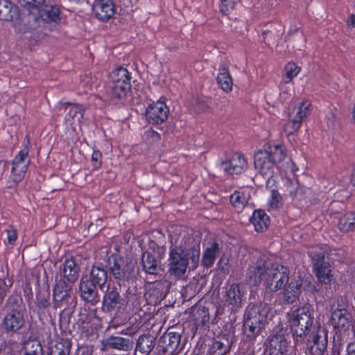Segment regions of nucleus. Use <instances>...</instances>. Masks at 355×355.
<instances>
[{
    "instance_id": "338daca9",
    "label": "nucleus",
    "mask_w": 355,
    "mask_h": 355,
    "mask_svg": "<svg viewBox=\"0 0 355 355\" xmlns=\"http://www.w3.org/2000/svg\"><path fill=\"white\" fill-rule=\"evenodd\" d=\"M72 105H74V104L71 102H66V103H63V106L65 109L67 108V106Z\"/></svg>"
},
{
    "instance_id": "bb28decb",
    "label": "nucleus",
    "mask_w": 355,
    "mask_h": 355,
    "mask_svg": "<svg viewBox=\"0 0 355 355\" xmlns=\"http://www.w3.org/2000/svg\"><path fill=\"white\" fill-rule=\"evenodd\" d=\"M216 82L218 87L224 92L228 94L232 91L233 78L230 73L228 67L224 62H220L218 65Z\"/></svg>"
},
{
    "instance_id": "0e129e2a",
    "label": "nucleus",
    "mask_w": 355,
    "mask_h": 355,
    "mask_svg": "<svg viewBox=\"0 0 355 355\" xmlns=\"http://www.w3.org/2000/svg\"><path fill=\"white\" fill-rule=\"evenodd\" d=\"M26 34H29V36H25V37H28V38H30L31 43H33V42H34L35 43H36V42H35V40H33L31 37V33H26ZM19 35H26V33H24V34H19ZM37 42H38V41H37Z\"/></svg>"
},
{
    "instance_id": "9d476101",
    "label": "nucleus",
    "mask_w": 355,
    "mask_h": 355,
    "mask_svg": "<svg viewBox=\"0 0 355 355\" xmlns=\"http://www.w3.org/2000/svg\"><path fill=\"white\" fill-rule=\"evenodd\" d=\"M150 251H144L142 253L141 264L144 271L148 275H157L158 273L161 260L166 254V246L160 242V244L150 240Z\"/></svg>"
},
{
    "instance_id": "b1692460",
    "label": "nucleus",
    "mask_w": 355,
    "mask_h": 355,
    "mask_svg": "<svg viewBox=\"0 0 355 355\" xmlns=\"http://www.w3.org/2000/svg\"><path fill=\"white\" fill-rule=\"evenodd\" d=\"M22 18L19 9L9 0H0V20L12 21L15 30V24Z\"/></svg>"
},
{
    "instance_id": "052dcab7",
    "label": "nucleus",
    "mask_w": 355,
    "mask_h": 355,
    "mask_svg": "<svg viewBox=\"0 0 355 355\" xmlns=\"http://www.w3.org/2000/svg\"><path fill=\"white\" fill-rule=\"evenodd\" d=\"M166 49L170 51H176L179 49V45L178 44H171L166 47Z\"/></svg>"
},
{
    "instance_id": "a18cd8bd",
    "label": "nucleus",
    "mask_w": 355,
    "mask_h": 355,
    "mask_svg": "<svg viewBox=\"0 0 355 355\" xmlns=\"http://www.w3.org/2000/svg\"><path fill=\"white\" fill-rule=\"evenodd\" d=\"M312 112V105L308 100L302 101L297 108L296 114L295 115L297 119L303 121L307 118Z\"/></svg>"
},
{
    "instance_id": "20e7f679",
    "label": "nucleus",
    "mask_w": 355,
    "mask_h": 355,
    "mask_svg": "<svg viewBox=\"0 0 355 355\" xmlns=\"http://www.w3.org/2000/svg\"><path fill=\"white\" fill-rule=\"evenodd\" d=\"M200 246H193L185 250L182 246L171 245L169 251L168 272L171 275L182 277L187 271L189 259L194 264L198 263Z\"/></svg>"
},
{
    "instance_id": "f704fd0d",
    "label": "nucleus",
    "mask_w": 355,
    "mask_h": 355,
    "mask_svg": "<svg viewBox=\"0 0 355 355\" xmlns=\"http://www.w3.org/2000/svg\"><path fill=\"white\" fill-rule=\"evenodd\" d=\"M338 227L343 233L354 232L355 212L348 211L342 215L338 220Z\"/></svg>"
},
{
    "instance_id": "0eeeda50",
    "label": "nucleus",
    "mask_w": 355,
    "mask_h": 355,
    "mask_svg": "<svg viewBox=\"0 0 355 355\" xmlns=\"http://www.w3.org/2000/svg\"><path fill=\"white\" fill-rule=\"evenodd\" d=\"M268 311L261 304H250L245 313L244 330L248 338H256L261 334L267 322Z\"/></svg>"
},
{
    "instance_id": "58836bf2",
    "label": "nucleus",
    "mask_w": 355,
    "mask_h": 355,
    "mask_svg": "<svg viewBox=\"0 0 355 355\" xmlns=\"http://www.w3.org/2000/svg\"><path fill=\"white\" fill-rule=\"evenodd\" d=\"M284 74L283 80L284 83H290L301 71V67L297 65L294 62H288L284 67Z\"/></svg>"
},
{
    "instance_id": "e433bc0d",
    "label": "nucleus",
    "mask_w": 355,
    "mask_h": 355,
    "mask_svg": "<svg viewBox=\"0 0 355 355\" xmlns=\"http://www.w3.org/2000/svg\"><path fill=\"white\" fill-rule=\"evenodd\" d=\"M31 148V139L28 134L24 136L22 148L15 156L12 164H26V159L28 155Z\"/></svg>"
},
{
    "instance_id": "6e6552de",
    "label": "nucleus",
    "mask_w": 355,
    "mask_h": 355,
    "mask_svg": "<svg viewBox=\"0 0 355 355\" xmlns=\"http://www.w3.org/2000/svg\"><path fill=\"white\" fill-rule=\"evenodd\" d=\"M328 333V330L324 326H314L312 332L309 333L308 338L304 339V343L296 347H300L306 354L324 355L327 349Z\"/></svg>"
},
{
    "instance_id": "49530a36",
    "label": "nucleus",
    "mask_w": 355,
    "mask_h": 355,
    "mask_svg": "<svg viewBox=\"0 0 355 355\" xmlns=\"http://www.w3.org/2000/svg\"><path fill=\"white\" fill-rule=\"evenodd\" d=\"M302 121L295 116L292 120H290L284 125V131L288 136L297 132L302 126Z\"/></svg>"
},
{
    "instance_id": "3c124183",
    "label": "nucleus",
    "mask_w": 355,
    "mask_h": 355,
    "mask_svg": "<svg viewBox=\"0 0 355 355\" xmlns=\"http://www.w3.org/2000/svg\"><path fill=\"white\" fill-rule=\"evenodd\" d=\"M241 0H221L220 4V11L223 15H227L234 8L235 5Z\"/></svg>"
},
{
    "instance_id": "2f4dec72",
    "label": "nucleus",
    "mask_w": 355,
    "mask_h": 355,
    "mask_svg": "<svg viewBox=\"0 0 355 355\" xmlns=\"http://www.w3.org/2000/svg\"><path fill=\"white\" fill-rule=\"evenodd\" d=\"M105 345L110 349L130 351L133 347V342L130 338L111 336L106 339Z\"/></svg>"
},
{
    "instance_id": "603ef678",
    "label": "nucleus",
    "mask_w": 355,
    "mask_h": 355,
    "mask_svg": "<svg viewBox=\"0 0 355 355\" xmlns=\"http://www.w3.org/2000/svg\"><path fill=\"white\" fill-rule=\"evenodd\" d=\"M85 111V110L82 105L75 103L73 107H71L66 114V117L68 119H73L77 116L78 114H80L81 117H83Z\"/></svg>"
},
{
    "instance_id": "4468645a",
    "label": "nucleus",
    "mask_w": 355,
    "mask_h": 355,
    "mask_svg": "<svg viewBox=\"0 0 355 355\" xmlns=\"http://www.w3.org/2000/svg\"><path fill=\"white\" fill-rule=\"evenodd\" d=\"M223 304L231 313H236L242 308L245 299L243 286L241 283H232L223 287Z\"/></svg>"
},
{
    "instance_id": "473e14b6",
    "label": "nucleus",
    "mask_w": 355,
    "mask_h": 355,
    "mask_svg": "<svg viewBox=\"0 0 355 355\" xmlns=\"http://www.w3.org/2000/svg\"><path fill=\"white\" fill-rule=\"evenodd\" d=\"M302 284L300 282L292 279L288 286L284 289L283 294L284 302L293 304L299 297L301 293Z\"/></svg>"
},
{
    "instance_id": "5fc2aeb1",
    "label": "nucleus",
    "mask_w": 355,
    "mask_h": 355,
    "mask_svg": "<svg viewBox=\"0 0 355 355\" xmlns=\"http://www.w3.org/2000/svg\"><path fill=\"white\" fill-rule=\"evenodd\" d=\"M8 282L9 284H7V277H0V293L7 295L12 286V281L8 279Z\"/></svg>"
},
{
    "instance_id": "f8f14e48",
    "label": "nucleus",
    "mask_w": 355,
    "mask_h": 355,
    "mask_svg": "<svg viewBox=\"0 0 355 355\" xmlns=\"http://www.w3.org/2000/svg\"><path fill=\"white\" fill-rule=\"evenodd\" d=\"M121 290L120 283H108L102 300V309L104 312L117 313L125 309L126 300L120 294Z\"/></svg>"
},
{
    "instance_id": "4d7b16f0",
    "label": "nucleus",
    "mask_w": 355,
    "mask_h": 355,
    "mask_svg": "<svg viewBox=\"0 0 355 355\" xmlns=\"http://www.w3.org/2000/svg\"><path fill=\"white\" fill-rule=\"evenodd\" d=\"M263 41L266 45H270L272 40H275V34L270 31L266 29L262 32Z\"/></svg>"
},
{
    "instance_id": "393cba45",
    "label": "nucleus",
    "mask_w": 355,
    "mask_h": 355,
    "mask_svg": "<svg viewBox=\"0 0 355 355\" xmlns=\"http://www.w3.org/2000/svg\"><path fill=\"white\" fill-rule=\"evenodd\" d=\"M220 252V245L216 240L208 241L202 253V266L207 268L212 267Z\"/></svg>"
},
{
    "instance_id": "09e8293b",
    "label": "nucleus",
    "mask_w": 355,
    "mask_h": 355,
    "mask_svg": "<svg viewBox=\"0 0 355 355\" xmlns=\"http://www.w3.org/2000/svg\"><path fill=\"white\" fill-rule=\"evenodd\" d=\"M5 232L6 233V239L4 243L10 245H15L18 239L17 230L13 225H9Z\"/></svg>"
},
{
    "instance_id": "c756f323",
    "label": "nucleus",
    "mask_w": 355,
    "mask_h": 355,
    "mask_svg": "<svg viewBox=\"0 0 355 355\" xmlns=\"http://www.w3.org/2000/svg\"><path fill=\"white\" fill-rule=\"evenodd\" d=\"M51 295L48 289L35 288V305L38 313H45L51 307Z\"/></svg>"
},
{
    "instance_id": "dca6fc26",
    "label": "nucleus",
    "mask_w": 355,
    "mask_h": 355,
    "mask_svg": "<svg viewBox=\"0 0 355 355\" xmlns=\"http://www.w3.org/2000/svg\"><path fill=\"white\" fill-rule=\"evenodd\" d=\"M275 263L265 255L260 257L254 264L248 268L249 279L254 284L266 281Z\"/></svg>"
},
{
    "instance_id": "f257e3e1",
    "label": "nucleus",
    "mask_w": 355,
    "mask_h": 355,
    "mask_svg": "<svg viewBox=\"0 0 355 355\" xmlns=\"http://www.w3.org/2000/svg\"><path fill=\"white\" fill-rule=\"evenodd\" d=\"M60 15L61 10L58 5L44 3L35 12L22 14V18L15 24V33H30L33 40L40 41L46 34L45 30L51 31L61 22Z\"/></svg>"
},
{
    "instance_id": "5701e85b",
    "label": "nucleus",
    "mask_w": 355,
    "mask_h": 355,
    "mask_svg": "<svg viewBox=\"0 0 355 355\" xmlns=\"http://www.w3.org/2000/svg\"><path fill=\"white\" fill-rule=\"evenodd\" d=\"M96 287L90 280L83 277L79 284L80 298L93 306L98 304L100 302V295Z\"/></svg>"
},
{
    "instance_id": "aec40b11",
    "label": "nucleus",
    "mask_w": 355,
    "mask_h": 355,
    "mask_svg": "<svg viewBox=\"0 0 355 355\" xmlns=\"http://www.w3.org/2000/svg\"><path fill=\"white\" fill-rule=\"evenodd\" d=\"M352 313L347 309L338 307L331 312L330 322L336 334H341L349 330L352 325Z\"/></svg>"
},
{
    "instance_id": "6e6d98bb",
    "label": "nucleus",
    "mask_w": 355,
    "mask_h": 355,
    "mask_svg": "<svg viewBox=\"0 0 355 355\" xmlns=\"http://www.w3.org/2000/svg\"><path fill=\"white\" fill-rule=\"evenodd\" d=\"M274 171L268 173V174H261L266 179V186L267 189H273L276 184V177L273 175Z\"/></svg>"
},
{
    "instance_id": "9b49d317",
    "label": "nucleus",
    "mask_w": 355,
    "mask_h": 355,
    "mask_svg": "<svg viewBox=\"0 0 355 355\" xmlns=\"http://www.w3.org/2000/svg\"><path fill=\"white\" fill-rule=\"evenodd\" d=\"M308 254L312 260L315 275L318 281L328 284L333 280V274L330 263L325 261L324 252L319 246H313Z\"/></svg>"
},
{
    "instance_id": "8fccbe9b",
    "label": "nucleus",
    "mask_w": 355,
    "mask_h": 355,
    "mask_svg": "<svg viewBox=\"0 0 355 355\" xmlns=\"http://www.w3.org/2000/svg\"><path fill=\"white\" fill-rule=\"evenodd\" d=\"M227 352L226 346L223 343L218 340L213 342L211 346L209 347V353L215 355H225Z\"/></svg>"
},
{
    "instance_id": "ea45409f",
    "label": "nucleus",
    "mask_w": 355,
    "mask_h": 355,
    "mask_svg": "<svg viewBox=\"0 0 355 355\" xmlns=\"http://www.w3.org/2000/svg\"><path fill=\"white\" fill-rule=\"evenodd\" d=\"M193 317L196 326H205L210 319L209 309L205 306H200L193 313Z\"/></svg>"
},
{
    "instance_id": "412c9836",
    "label": "nucleus",
    "mask_w": 355,
    "mask_h": 355,
    "mask_svg": "<svg viewBox=\"0 0 355 355\" xmlns=\"http://www.w3.org/2000/svg\"><path fill=\"white\" fill-rule=\"evenodd\" d=\"M71 287L63 279L56 280L53 288V308H61L64 304L66 306L71 298Z\"/></svg>"
},
{
    "instance_id": "37998d69",
    "label": "nucleus",
    "mask_w": 355,
    "mask_h": 355,
    "mask_svg": "<svg viewBox=\"0 0 355 355\" xmlns=\"http://www.w3.org/2000/svg\"><path fill=\"white\" fill-rule=\"evenodd\" d=\"M230 202L234 208L242 209L248 203V198L244 192L235 191L230 196Z\"/></svg>"
},
{
    "instance_id": "7ed1b4c3",
    "label": "nucleus",
    "mask_w": 355,
    "mask_h": 355,
    "mask_svg": "<svg viewBox=\"0 0 355 355\" xmlns=\"http://www.w3.org/2000/svg\"><path fill=\"white\" fill-rule=\"evenodd\" d=\"M313 322V311L309 305H304L293 311L288 319V325L295 345L304 343Z\"/></svg>"
},
{
    "instance_id": "a878e982",
    "label": "nucleus",
    "mask_w": 355,
    "mask_h": 355,
    "mask_svg": "<svg viewBox=\"0 0 355 355\" xmlns=\"http://www.w3.org/2000/svg\"><path fill=\"white\" fill-rule=\"evenodd\" d=\"M30 162L28 159L26 164H12L10 175L7 182V187L8 189L17 188L19 183L24 178Z\"/></svg>"
},
{
    "instance_id": "774afa93",
    "label": "nucleus",
    "mask_w": 355,
    "mask_h": 355,
    "mask_svg": "<svg viewBox=\"0 0 355 355\" xmlns=\"http://www.w3.org/2000/svg\"><path fill=\"white\" fill-rule=\"evenodd\" d=\"M353 118L354 119V121H355V105H354V110H353Z\"/></svg>"
},
{
    "instance_id": "39448f33",
    "label": "nucleus",
    "mask_w": 355,
    "mask_h": 355,
    "mask_svg": "<svg viewBox=\"0 0 355 355\" xmlns=\"http://www.w3.org/2000/svg\"><path fill=\"white\" fill-rule=\"evenodd\" d=\"M263 148L254 154V166L260 174H268L286 158V150L282 144H265Z\"/></svg>"
},
{
    "instance_id": "bf43d9fd",
    "label": "nucleus",
    "mask_w": 355,
    "mask_h": 355,
    "mask_svg": "<svg viewBox=\"0 0 355 355\" xmlns=\"http://www.w3.org/2000/svg\"><path fill=\"white\" fill-rule=\"evenodd\" d=\"M348 26L355 28V14H351L347 20Z\"/></svg>"
},
{
    "instance_id": "423d86ee",
    "label": "nucleus",
    "mask_w": 355,
    "mask_h": 355,
    "mask_svg": "<svg viewBox=\"0 0 355 355\" xmlns=\"http://www.w3.org/2000/svg\"><path fill=\"white\" fill-rule=\"evenodd\" d=\"M110 78V103L119 106L125 105L128 94L131 89V73L126 68L119 67L111 72Z\"/></svg>"
},
{
    "instance_id": "864d4df0",
    "label": "nucleus",
    "mask_w": 355,
    "mask_h": 355,
    "mask_svg": "<svg viewBox=\"0 0 355 355\" xmlns=\"http://www.w3.org/2000/svg\"><path fill=\"white\" fill-rule=\"evenodd\" d=\"M92 162L94 170L99 169L102 166V153L98 149H94L92 154Z\"/></svg>"
},
{
    "instance_id": "a211bd4d",
    "label": "nucleus",
    "mask_w": 355,
    "mask_h": 355,
    "mask_svg": "<svg viewBox=\"0 0 355 355\" xmlns=\"http://www.w3.org/2000/svg\"><path fill=\"white\" fill-rule=\"evenodd\" d=\"M169 108L164 101H157L148 105L145 116L147 121L153 125L165 122L168 116Z\"/></svg>"
},
{
    "instance_id": "13d9d810",
    "label": "nucleus",
    "mask_w": 355,
    "mask_h": 355,
    "mask_svg": "<svg viewBox=\"0 0 355 355\" xmlns=\"http://www.w3.org/2000/svg\"><path fill=\"white\" fill-rule=\"evenodd\" d=\"M347 355H355V341L349 343L346 347Z\"/></svg>"
},
{
    "instance_id": "f03ea898",
    "label": "nucleus",
    "mask_w": 355,
    "mask_h": 355,
    "mask_svg": "<svg viewBox=\"0 0 355 355\" xmlns=\"http://www.w3.org/2000/svg\"><path fill=\"white\" fill-rule=\"evenodd\" d=\"M3 309L5 313L0 322L1 332L10 336L18 334L26 323V309L21 293L13 291L9 295Z\"/></svg>"
},
{
    "instance_id": "6ab92c4d",
    "label": "nucleus",
    "mask_w": 355,
    "mask_h": 355,
    "mask_svg": "<svg viewBox=\"0 0 355 355\" xmlns=\"http://www.w3.org/2000/svg\"><path fill=\"white\" fill-rule=\"evenodd\" d=\"M248 168L245 157L239 153H233L221 162V168L227 175H240Z\"/></svg>"
},
{
    "instance_id": "cd10ccee",
    "label": "nucleus",
    "mask_w": 355,
    "mask_h": 355,
    "mask_svg": "<svg viewBox=\"0 0 355 355\" xmlns=\"http://www.w3.org/2000/svg\"><path fill=\"white\" fill-rule=\"evenodd\" d=\"M60 270L62 277L69 282L73 283L78 279L80 268L73 257L65 259Z\"/></svg>"
},
{
    "instance_id": "1a4fd4ad",
    "label": "nucleus",
    "mask_w": 355,
    "mask_h": 355,
    "mask_svg": "<svg viewBox=\"0 0 355 355\" xmlns=\"http://www.w3.org/2000/svg\"><path fill=\"white\" fill-rule=\"evenodd\" d=\"M107 269L112 277L120 282H127L136 279L138 268L132 262H127L118 254H112L107 259Z\"/></svg>"
},
{
    "instance_id": "7c9ffc66",
    "label": "nucleus",
    "mask_w": 355,
    "mask_h": 355,
    "mask_svg": "<svg viewBox=\"0 0 355 355\" xmlns=\"http://www.w3.org/2000/svg\"><path fill=\"white\" fill-rule=\"evenodd\" d=\"M84 277L90 280L101 290H103L107 281V272L103 268L99 266H94L90 271L89 276H85Z\"/></svg>"
},
{
    "instance_id": "a19ab883",
    "label": "nucleus",
    "mask_w": 355,
    "mask_h": 355,
    "mask_svg": "<svg viewBox=\"0 0 355 355\" xmlns=\"http://www.w3.org/2000/svg\"><path fill=\"white\" fill-rule=\"evenodd\" d=\"M46 0H18L24 10L21 14H29L38 10Z\"/></svg>"
},
{
    "instance_id": "f3484780",
    "label": "nucleus",
    "mask_w": 355,
    "mask_h": 355,
    "mask_svg": "<svg viewBox=\"0 0 355 355\" xmlns=\"http://www.w3.org/2000/svg\"><path fill=\"white\" fill-rule=\"evenodd\" d=\"M269 355H291L295 347L291 345L284 334H275L270 336L268 342Z\"/></svg>"
},
{
    "instance_id": "2eb2a0df",
    "label": "nucleus",
    "mask_w": 355,
    "mask_h": 355,
    "mask_svg": "<svg viewBox=\"0 0 355 355\" xmlns=\"http://www.w3.org/2000/svg\"><path fill=\"white\" fill-rule=\"evenodd\" d=\"M289 273L288 267L275 263L266 279V288L272 292L284 288L289 280Z\"/></svg>"
},
{
    "instance_id": "c9c22d12",
    "label": "nucleus",
    "mask_w": 355,
    "mask_h": 355,
    "mask_svg": "<svg viewBox=\"0 0 355 355\" xmlns=\"http://www.w3.org/2000/svg\"><path fill=\"white\" fill-rule=\"evenodd\" d=\"M71 342L67 338H61L49 347V355H69Z\"/></svg>"
},
{
    "instance_id": "4be33fe9",
    "label": "nucleus",
    "mask_w": 355,
    "mask_h": 355,
    "mask_svg": "<svg viewBox=\"0 0 355 355\" xmlns=\"http://www.w3.org/2000/svg\"><path fill=\"white\" fill-rule=\"evenodd\" d=\"M116 11V7L112 0H94L92 5L94 17L103 22L112 18Z\"/></svg>"
},
{
    "instance_id": "79ce46f5",
    "label": "nucleus",
    "mask_w": 355,
    "mask_h": 355,
    "mask_svg": "<svg viewBox=\"0 0 355 355\" xmlns=\"http://www.w3.org/2000/svg\"><path fill=\"white\" fill-rule=\"evenodd\" d=\"M297 187L293 190H290V197L295 204L301 205L303 202H306V189L299 185V182L296 180Z\"/></svg>"
},
{
    "instance_id": "4c0bfd02",
    "label": "nucleus",
    "mask_w": 355,
    "mask_h": 355,
    "mask_svg": "<svg viewBox=\"0 0 355 355\" xmlns=\"http://www.w3.org/2000/svg\"><path fill=\"white\" fill-rule=\"evenodd\" d=\"M43 349L40 342L36 339L28 340L24 343L23 355H43Z\"/></svg>"
},
{
    "instance_id": "680f3d73",
    "label": "nucleus",
    "mask_w": 355,
    "mask_h": 355,
    "mask_svg": "<svg viewBox=\"0 0 355 355\" xmlns=\"http://www.w3.org/2000/svg\"><path fill=\"white\" fill-rule=\"evenodd\" d=\"M350 183L355 187V167L353 168L350 175Z\"/></svg>"
},
{
    "instance_id": "72a5a7b5",
    "label": "nucleus",
    "mask_w": 355,
    "mask_h": 355,
    "mask_svg": "<svg viewBox=\"0 0 355 355\" xmlns=\"http://www.w3.org/2000/svg\"><path fill=\"white\" fill-rule=\"evenodd\" d=\"M155 345V338L150 334L141 335L136 344V352L141 355H148Z\"/></svg>"
},
{
    "instance_id": "e2e57ef3",
    "label": "nucleus",
    "mask_w": 355,
    "mask_h": 355,
    "mask_svg": "<svg viewBox=\"0 0 355 355\" xmlns=\"http://www.w3.org/2000/svg\"><path fill=\"white\" fill-rule=\"evenodd\" d=\"M7 295L0 293V309L3 306V304L6 303V297Z\"/></svg>"
},
{
    "instance_id": "de8ad7c7",
    "label": "nucleus",
    "mask_w": 355,
    "mask_h": 355,
    "mask_svg": "<svg viewBox=\"0 0 355 355\" xmlns=\"http://www.w3.org/2000/svg\"><path fill=\"white\" fill-rule=\"evenodd\" d=\"M96 309H94L92 313H89L85 309L80 311L78 318V324L85 327V324H87L92 322L93 316L96 315Z\"/></svg>"
},
{
    "instance_id": "c03bdc74",
    "label": "nucleus",
    "mask_w": 355,
    "mask_h": 355,
    "mask_svg": "<svg viewBox=\"0 0 355 355\" xmlns=\"http://www.w3.org/2000/svg\"><path fill=\"white\" fill-rule=\"evenodd\" d=\"M283 205V198L281 193L275 189H271L270 196L268 200V206L271 210H277Z\"/></svg>"
},
{
    "instance_id": "69168bd1",
    "label": "nucleus",
    "mask_w": 355,
    "mask_h": 355,
    "mask_svg": "<svg viewBox=\"0 0 355 355\" xmlns=\"http://www.w3.org/2000/svg\"><path fill=\"white\" fill-rule=\"evenodd\" d=\"M157 233L159 235V238L162 239V241L165 242L164 241V239H165L164 234H163L160 231H158Z\"/></svg>"
},
{
    "instance_id": "c85d7f7f",
    "label": "nucleus",
    "mask_w": 355,
    "mask_h": 355,
    "mask_svg": "<svg viewBox=\"0 0 355 355\" xmlns=\"http://www.w3.org/2000/svg\"><path fill=\"white\" fill-rule=\"evenodd\" d=\"M251 223L253 225L255 231L257 232H263L266 231L270 225V217L262 209H256L253 211L250 218Z\"/></svg>"
},
{
    "instance_id": "ddd939ff",
    "label": "nucleus",
    "mask_w": 355,
    "mask_h": 355,
    "mask_svg": "<svg viewBox=\"0 0 355 355\" xmlns=\"http://www.w3.org/2000/svg\"><path fill=\"white\" fill-rule=\"evenodd\" d=\"M184 345L181 333L168 329L159 338L156 349L159 355H177L182 352Z\"/></svg>"
}]
</instances>
